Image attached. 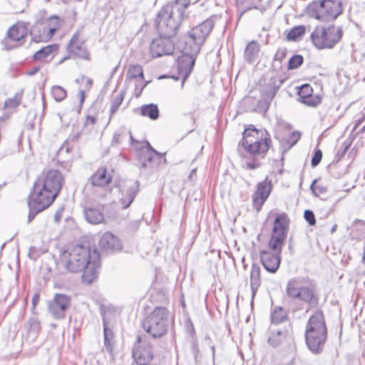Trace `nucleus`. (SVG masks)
I'll return each instance as SVG.
<instances>
[{
    "mask_svg": "<svg viewBox=\"0 0 365 365\" xmlns=\"http://www.w3.org/2000/svg\"><path fill=\"white\" fill-rule=\"evenodd\" d=\"M336 227H337L336 225H333V227L331 229V233H334L336 231Z\"/></svg>",
    "mask_w": 365,
    "mask_h": 365,
    "instance_id": "obj_58",
    "label": "nucleus"
},
{
    "mask_svg": "<svg viewBox=\"0 0 365 365\" xmlns=\"http://www.w3.org/2000/svg\"><path fill=\"white\" fill-rule=\"evenodd\" d=\"M327 340V329L322 311L317 310L307 324L305 341L308 349L315 354L322 352Z\"/></svg>",
    "mask_w": 365,
    "mask_h": 365,
    "instance_id": "obj_5",
    "label": "nucleus"
},
{
    "mask_svg": "<svg viewBox=\"0 0 365 365\" xmlns=\"http://www.w3.org/2000/svg\"><path fill=\"white\" fill-rule=\"evenodd\" d=\"M306 31V26L299 25L294 26L291 29L287 34V38L289 41H295L301 38Z\"/></svg>",
    "mask_w": 365,
    "mask_h": 365,
    "instance_id": "obj_37",
    "label": "nucleus"
},
{
    "mask_svg": "<svg viewBox=\"0 0 365 365\" xmlns=\"http://www.w3.org/2000/svg\"><path fill=\"white\" fill-rule=\"evenodd\" d=\"M79 95H80V103L81 105H82L84 102V100H85V93L83 91H80L79 92Z\"/></svg>",
    "mask_w": 365,
    "mask_h": 365,
    "instance_id": "obj_54",
    "label": "nucleus"
},
{
    "mask_svg": "<svg viewBox=\"0 0 365 365\" xmlns=\"http://www.w3.org/2000/svg\"><path fill=\"white\" fill-rule=\"evenodd\" d=\"M28 34V29L24 23H17L7 31V38L1 41L6 50L14 49L21 45L23 40Z\"/></svg>",
    "mask_w": 365,
    "mask_h": 365,
    "instance_id": "obj_14",
    "label": "nucleus"
},
{
    "mask_svg": "<svg viewBox=\"0 0 365 365\" xmlns=\"http://www.w3.org/2000/svg\"><path fill=\"white\" fill-rule=\"evenodd\" d=\"M286 294L292 299H299L310 307L318 304V297L314 287L303 286L301 278H292L287 284Z\"/></svg>",
    "mask_w": 365,
    "mask_h": 365,
    "instance_id": "obj_9",
    "label": "nucleus"
},
{
    "mask_svg": "<svg viewBox=\"0 0 365 365\" xmlns=\"http://www.w3.org/2000/svg\"><path fill=\"white\" fill-rule=\"evenodd\" d=\"M322 158V152L320 150H317L314 152V156L312 158V166L316 167L318 165Z\"/></svg>",
    "mask_w": 365,
    "mask_h": 365,
    "instance_id": "obj_48",
    "label": "nucleus"
},
{
    "mask_svg": "<svg viewBox=\"0 0 365 365\" xmlns=\"http://www.w3.org/2000/svg\"><path fill=\"white\" fill-rule=\"evenodd\" d=\"M362 261L365 264V244H364V255H363Z\"/></svg>",
    "mask_w": 365,
    "mask_h": 365,
    "instance_id": "obj_60",
    "label": "nucleus"
},
{
    "mask_svg": "<svg viewBox=\"0 0 365 365\" xmlns=\"http://www.w3.org/2000/svg\"><path fill=\"white\" fill-rule=\"evenodd\" d=\"M171 323L170 312L164 307H155L144 319L143 328L152 338L160 339L168 332Z\"/></svg>",
    "mask_w": 365,
    "mask_h": 365,
    "instance_id": "obj_6",
    "label": "nucleus"
},
{
    "mask_svg": "<svg viewBox=\"0 0 365 365\" xmlns=\"http://www.w3.org/2000/svg\"><path fill=\"white\" fill-rule=\"evenodd\" d=\"M81 31H76L67 45V52L73 56L90 61V53L83 40L80 38Z\"/></svg>",
    "mask_w": 365,
    "mask_h": 365,
    "instance_id": "obj_18",
    "label": "nucleus"
},
{
    "mask_svg": "<svg viewBox=\"0 0 365 365\" xmlns=\"http://www.w3.org/2000/svg\"><path fill=\"white\" fill-rule=\"evenodd\" d=\"M140 169L142 173H152L158 169L159 165L166 162L165 158L160 153L147 152L145 154L138 153Z\"/></svg>",
    "mask_w": 365,
    "mask_h": 365,
    "instance_id": "obj_17",
    "label": "nucleus"
},
{
    "mask_svg": "<svg viewBox=\"0 0 365 365\" xmlns=\"http://www.w3.org/2000/svg\"><path fill=\"white\" fill-rule=\"evenodd\" d=\"M304 219L309 223V225H314L316 223L315 216L312 211L307 210L304 212Z\"/></svg>",
    "mask_w": 365,
    "mask_h": 365,
    "instance_id": "obj_46",
    "label": "nucleus"
},
{
    "mask_svg": "<svg viewBox=\"0 0 365 365\" xmlns=\"http://www.w3.org/2000/svg\"><path fill=\"white\" fill-rule=\"evenodd\" d=\"M313 90L309 84H304L299 88L297 94L302 102L309 106H316L320 103V99L312 96Z\"/></svg>",
    "mask_w": 365,
    "mask_h": 365,
    "instance_id": "obj_27",
    "label": "nucleus"
},
{
    "mask_svg": "<svg viewBox=\"0 0 365 365\" xmlns=\"http://www.w3.org/2000/svg\"><path fill=\"white\" fill-rule=\"evenodd\" d=\"M133 357L138 365H149L153 358L152 347L149 343L138 335L133 348Z\"/></svg>",
    "mask_w": 365,
    "mask_h": 365,
    "instance_id": "obj_16",
    "label": "nucleus"
},
{
    "mask_svg": "<svg viewBox=\"0 0 365 365\" xmlns=\"http://www.w3.org/2000/svg\"><path fill=\"white\" fill-rule=\"evenodd\" d=\"M119 191L121 192V197H119V203L122 206V209H126L133 202L138 192L137 186L132 185L130 186L124 185L121 189L119 187Z\"/></svg>",
    "mask_w": 365,
    "mask_h": 365,
    "instance_id": "obj_26",
    "label": "nucleus"
},
{
    "mask_svg": "<svg viewBox=\"0 0 365 365\" xmlns=\"http://www.w3.org/2000/svg\"><path fill=\"white\" fill-rule=\"evenodd\" d=\"M317 182V180H314L311 186H310V189L312 190V192L316 195V196H319V195L321 194H323L324 192H326L327 191V189L326 187H323V186H321V185H315V183Z\"/></svg>",
    "mask_w": 365,
    "mask_h": 365,
    "instance_id": "obj_44",
    "label": "nucleus"
},
{
    "mask_svg": "<svg viewBox=\"0 0 365 365\" xmlns=\"http://www.w3.org/2000/svg\"><path fill=\"white\" fill-rule=\"evenodd\" d=\"M57 49L58 46L56 44L46 46L36 51L34 53L33 58L36 61L46 60L53 53H56L57 51Z\"/></svg>",
    "mask_w": 365,
    "mask_h": 365,
    "instance_id": "obj_33",
    "label": "nucleus"
},
{
    "mask_svg": "<svg viewBox=\"0 0 365 365\" xmlns=\"http://www.w3.org/2000/svg\"><path fill=\"white\" fill-rule=\"evenodd\" d=\"M130 139L133 140V135L130 134Z\"/></svg>",
    "mask_w": 365,
    "mask_h": 365,
    "instance_id": "obj_63",
    "label": "nucleus"
},
{
    "mask_svg": "<svg viewBox=\"0 0 365 365\" xmlns=\"http://www.w3.org/2000/svg\"><path fill=\"white\" fill-rule=\"evenodd\" d=\"M98 245L106 252L118 251L122 248L119 239L110 232H105L101 236Z\"/></svg>",
    "mask_w": 365,
    "mask_h": 365,
    "instance_id": "obj_24",
    "label": "nucleus"
},
{
    "mask_svg": "<svg viewBox=\"0 0 365 365\" xmlns=\"http://www.w3.org/2000/svg\"><path fill=\"white\" fill-rule=\"evenodd\" d=\"M343 30L341 26L334 24L317 26L311 33L310 38L313 45L318 49H331L341 39Z\"/></svg>",
    "mask_w": 365,
    "mask_h": 365,
    "instance_id": "obj_7",
    "label": "nucleus"
},
{
    "mask_svg": "<svg viewBox=\"0 0 365 365\" xmlns=\"http://www.w3.org/2000/svg\"><path fill=\"white\" fill-rule=\"evenodd\" d=\"M190 0H176L163 6L156 19L159 36L172 38L177 34Z\"/></svg>",
    "mask_w": 365,
    "mask_h": 365,
    "instance_id": "obj_3",
    "label": "nucleus"
},
{
    "mask_svg": "<svg viewBox=\"0 0 365 365\" xmlns=\"http://www.w3.org/2000/svg\"><path fill=\"white\" fill-rule=\"evenodd\" d=\"M290 334L289 327H285L275 328L272 326L269 328V336L268 343L273 347H277L281 344Z\"/></svg>",
    "mask_w": 365,
    "mask_h": 365,
    "instance_id": "obj_25",
    "label": "nucleus"
},
{
    "mask_svg": "<svg viewBox=\"0 0 365 365\" xmlns=\"http://www.w3.org/2000/svg\"><path fill=\"white\" fill-rule=\"evenodd\" d=\"M194 173H195V169H193L191 172V174H190V177L192 176V174H194Z\"/></svg>",
    "mask_w": 365,
    "mask_h": 365,
    "instance_id": "obj_62",
    "label": "nucleus"
},
{
    "mask_svg": "<svg viewBox=\"0 0 365 365\" xmlns=\"http://www.w3.org/2000/svg\"><path fill=\"white\" fill-rule=\"evenodd\" d=\"M97 119L95 116L91 115H87L86 121H85V125L86 126H93L96 123Z\"/></svg>",
    "mask_w": 365,
    "mask_h": 365,
    "instance_id": "obj_49",
    "label": "nucleus"
},
{
    "mask_svg": "<svg viewBox=\"0 0 365 365\" xmlns=\"http://www.w3.org/2000/svg\"><path fill=\"white\" fill-rule=\"evenodd\" d=\"M176 46L182 53V55L178 58V70L179 74L182 77V86H183L185 80L192 70L195 58L199 53H194L192 48L188 46L187 43H182L181 41H178Z\"/></svg>",
    "mask_w": 365,
    "mask_h": 365,
    "instance_id": "obj_12",
    "label": "nucleus"
},
{
    "mask_svg": "<svg viewBox=\"0 0 365 365\" xmlns=\"http://www.w3.org/2000/svg\"><path fill=\"white\" fill-rule=\"evenodd\" d=\"M147 152H153V153H158L157 150H155L149 143H147V145L145 148H143L140 149L138 152L139 154H145Z\"/></svg>",
    "mask_w": 365,
    "mask_h": 365,
    "instance_id": "obj_50",
    "label": "nucleus"
},
{
    "mask_svg": "<svg viewBox=\"0 0 365 365\" xmlns=\"http://www.w3.org/2000/svg\"><path fill=\"white\" fill-rule=\"evenodd\" d=\"M273 252L268 250H262L259 252L260 261L264 266V269L271 273H275L279 269L281 257L280 251L272 250Z\"/></svg>",
    "mask_w": 365,
    "mask_h": 365,
    "instance_id": "obj_20",
    "label": "nucleus"
},
{
    "mask_svg": "<svg viewBox=\"0 0 365 365\" xmlns=\"http://www.w3.org/2000/svg\"><path fill=\"white\" fill-rule=\"evenodd\" d=\"M115 203L112 202L102 206V209L106 212V215L108 217H113L115 215Z\"/></svg>",
    "mask_w": 365,
    "mask_h": 365,
    "instance_id": "obj_43",
    "label": "nucleus"
},
{
    "mask_svg": "<svg viewBox=\"0 0 365 365\" xmlns=\"http://www.w3.org/2000/svg\"><path fill=\"white\" fill-rule=\"evenodd\" d=\"M147 152H153V153H158L157 150H155L149 143H147V145L145 148H143L140 149L138 152L139 154H145Z\"/></svg>",
    "mask_w": 365,
    "mask_h": 365,
    "instance_id": "obj_51",
    "label": "nucleus"
},
{
    "mask_svg": "<svg viewBox=\"0 0 365 365\" xmlns=\"http://www.w3.org/2000/svg\"><path fill=\"white\" fill-rule=\"evenodd\" d=\"M259 50L260 46L257 41H252L249 42L244 52L245 60L249 63L254 62L258 56Z\"/></svg>",
    "mask_w": 365,
    "mask_h": 365,
    "instance_id": "obj_32",
    "label": "nucleus"
},
{
    "mask_svg": "<svg viewBox=\"0 0 365 365\" xmlns=\"http://www.w3.org/2000/svg\"><path fill=\"white\" fill-rule=\"evenodd\" d=\"M54 34L55 29L49 28L44 21L36 24L31 31L32 39L35 42L48 41Z\"/></svg>",
    "mask_w": 365,
    "mask_h": 365,
    "instance_id": "obj_23",
    "label": "nucleus"
},
{
    "mask_svg": "<svg viewBox=\"0 0 365 365\" xmlns=\"http://www.w3.org/2000/svg\"><path fill=\"white\" fill-rule=\"evenodd\" d=\"M103 335H104V347L106 348V351L110 354L113 352V332L112 329H109L107 327V323L103 319Z\"/></svg>",
    "mask_w": 365,
    "mask_h": 365,
    "instance_id": "obj_35",
    "label": "nucleus"
},
{
    "mask_svg": "<svg viewBox=\"0 0 365 365\" xmlns=\"http://www.w3.org/2000/svg\"><path fill=\"white\" fill-rule=\"evenodd\" d=\"M140 114L143 116H148L152 120H156L159 117L158 106L153 103L143 105L140 108Z\"/></svg>",
    "mask_w": 365,
    "mask_h": 365,
    "instance_id": "obj_36",
    "label": "nucleus"
},
{
    "mask_svg": "<svg viewBox=\"0 0 365 365\" xmlns=\"http://www.w3.org/2000/svg\"><path fill=\"white\" fill-rule=\"evenodd\" d=\"M37 71H38V68H36V70H34V71H31V72L29 73V74H30V75H34V74H35V73L37 72Z\"/></svg>",
    "mask_w": 365,
    "mask_h": 365,
    "instance_id": "obj_61",
    "label": "nucleus"
},
{
    "mask_svg": "<svg viewBox=\"0 0 365 365\" xmlns=\"http://www.w3.org/2000/svg\"><path fill=\"white\" fill-rule=\"evenodd\" d=\"M51 95L57 102H61L66 97V91L60 86H53L51 88Z\"/></svg>",
    "mask_w": 365,
    "mask_h": 365,
    "instance_id": "obj_39",
    "label": "nucleus"
},
{
    "mask_svg": "<svg viewBox=\"0 0 365 365\" xmlns=\"http://www.w3.org/2000/svg\"><path fill=\"white\" fill-rule=\"evenodd\" d=\"M272 188L271 180L266 178L262 182L257 185V190L252 195L254 207L259 210L262 205L268 198Z\"/></svg>",
    "mask_w": 365,
    "mask_h": 365,
    "instance_id": "obj_21",
    "label": "nucleus"
},
{
    "mask_svg": "<svg viewBox=\"0 0 365 365\" xmlns=\"http://www.w3.org/2000/svg\"><path fill=\"white\" fill-rule=\"evenodd\" d=\"M289 222L288 216L285 213L279 214L275 217L272 237L269 242V247L272 250H282L287 235Z\"/></svg>",
    "mask_w": 365,
    "mask_h": 365,
    "instance_id": "obj_11",
    "label": "nucleus"
},
{
    "mask_svg": "<svg viewBox=\"0 0 365 365\" xmlns=\"http://www.w3.org/2000/svg\"><path fill=\"white\" fill-rule=\"evenodd\" d=\"M364 117H362V118H359V120H357L354 125V130L356 129V128L358 126H359V125H361V123L364 121Z\"/></svg>",
    "mask_w": 365,
    "mask_h": 365,
    "instance_id": "obj_55",
    "label": "nucleus"
},
{
    "mask_svg": "<svg viewBox=\"0 0 365 365\" xmlns=\"http://www.w3.org/2000/svg\"><path fill=\"white\" fill-rule=\"evenodd\" d=\"M38 300H39V295L35 294L32 299L33 304L35 306V304L38 302Z\"/></svg>",
    "mask_w": 365,
    "mask_h": 365,
    "instance_id": "obj_56",
    "label": "nucleus"
},
{
    "mask_svg": "<svg viewBox=\"0 0 365 365\" xmlns=\"http://www.w3.org/2000/svg\"><path fill=\"white\" fill-rule=\"evenodd\" d=\"M284 57V53H282L280 56H279V53H277L275 57H274V61H277V59L281 60Z\"/></svg>",
    "mask_w": 365,
    "mask_h": 365,
    "instance_id": "obj_57",
    "label": "nucleus"
},
{
    "mask_svg": "<svg viewBox=\"0 0 365 365\" xmlns=\"http://www.w3.org/2000/svg\"><path fill=\"white\" fill-rule=\"evenodd\" d=\"M44 251L38 249L36 246H32L30 247L29 251V256L30 258L33 259H36L37 257H38L42 253H43Z\"/></svg>",
    "mask_w": 365,
    "mask_h": 365,
    "instance_id": "obj_47",
    "label": "nucleus"
},
{
    "mask_svg": "<svg viewBox=\"0 0 365 365\" xmlns=\"http://www.w3.org/2000/svg\"><path fill=\"white\" fill-rule=\"evenodd\" d=\"M365 132V125L359 130V133H363Z\"/></svg>",
    "mask_w": 365,
    "mask_h": 365,
    "instance_id": "obj_59",
    "label": "nucleus"
},
{
    "mask_svg": "<svg viewBox=\"0 0 365 365\" xmlns=\"http://www.w3.org/2000/svg\"><path fill=\"white\" fill-rule=\"evenodd\" d=\"M250 126L252 128L245 130L242 140L239 143V145H242L247 155L252 158L249 160L248 156L240 153L245 159L244 167L254 170L260 166L259 159L264 158L272 144V140L266 130H257L253 125Z\"/></svg>",
    "mask_w": 365,
    "mask_h": 365,
    "instance_id": "obj_2",
    "label": "nucleus"
},
{
    "mask_svg": "<svg viewBox=\"0 0 365 365\" xmlns=\"http://www.w3.org/2000/svg\"><path fill=\"white\" fill-rule=\"evenodd\" d=\"M260 267L253 263L250 271V288L252 291V299L255 298L258 289L261 285Z\"/></svg>",
    "mask_w": 365,
    "mask_h": 365,
    "instance_id": "obj_31",
    "label": "nucleus"
},
{
    "mask_svg": "<svg viewBox=\"0 0 365 365\" xmlns=\"http://www.w3.org/2000/svg\"><path fill=\"white\" fill-rule=\"evenodd\" d=\"M111 180L112 177L106 168H101L90 178L89 181L93 186L102 187L108 185Z\"/></svg>",
    "mask_w": 365,
    "mask_h": 365,
    "instance_id": "obj_28",
    "label": "nucleus"
},
{
    "mask_svg": "<svg viewBox=\"0 0 365 365\" xmlns=\"http://www.w3.org/2000/svg\"><path fill=\"white\" fill-rule=\"evenodd\" d=\"M287 320V313L283 308L282 307H274L271 314V326L274 327V325L279 324Z\"/></svg>",
    "mask_w": 365,
    "mask_h": 365,
    "instance_id": "obj_34",
    "label": "nucleus"
},
{
    "mask_svg": "<svg viewBox=\"0 0 365 365\" xmlns=\"http://www.w3.org/2000/svg\"><path fill=\"white\" fill-rule=\"evenodd\" d=\"M44 22L49 28H54L55 32L60 26L59 19L57 16H52L49 19L44 21Z\"/></svg>",
    "mask_w": 365,
    "mask_h": 365,
    "instance_id": "obj_45",
    "label": "nucleus"
},
{
    "mask_svg": "<svg viewBox=\"0 0 365 365\" xmlns=\"http://www.w3.org/2000/svg\"><path fill=\"white\" fill-rule=\"evenodd\" d=\"M123 100V93L116 94L112 100L110 105V115H113L119 108Z\"/></svg>",
    "mask_w": 365,
    "mask_h": 365,
    "instance_id": "obj_40",
    "label": "nucleus"
},
{
    "mask_svg": "<svg viewBox=\"0 0 365 365\" xmlns=\"http://www.w3.org/2000/svg\"><path fill=\"white\" fill-rule=\"evenodd\" d=\"M61 262L70 272H79L83 270V282L90 284L98 275L99 255L96 250L93 253L89 246L78 244L68 245L62 250Z\"/></svg>",
    "mask_w": 365,
    "mask_h": 365,
    "instance_id": "obj_1",
    "label": "nucleus"
},
{
    "mask_svg": "<svg viewBox=\"0 0 365 365\" xmlns=\"http://www.w3.org/2000/svg\"><path fill=\"white\" fill-rule=\"evenodd\" d=\"M86 221L93 225L102 223L105 220V216L98 207H88L83 210Z\"/></svg>",
    "mask_w": 365,
    "mask_h": 365,
    "instance_id": "obj_30",
    "label": "nucleus"
},
{
    "mask_svg": "<svg viewBox=\"0 0 365 365\" xmlns=\"http://www.w3.org/2000/svg\"><path fill=\"white\" fill-rule=\"evenodd\" d=\"M303 61H304V58L301 55H294L289 60L288 69L292 70V69H295V68H298L303 63Z\"/></svg>",
    "mask_w": 365,
    "mask_h": 365,
    "instance_id": "obj_41",
    "label": "nucleus"
},
{
    "mask_svg": "<svg viewBox=\"0 0 365 365\" xmlns=\"http://www.w3.org/2000/svg\"><path fill=\"white\" fill-rule=\"evenodd\" d=\"M214 25L215 19L212 16L192 28L184 39L180 41L182 43H187L188 46L192 48L194 53H199Z\"/></svg>",
    "mask_w": 365,
    "mask_h": 365,
    "instance_id": "obj_10",
    "label": "nucleus"
},
{
    "mask_svg": "<svg viewBox=\"0 0 365 365\" xmlns=\"http://www.w3.org/2000/svg\"><path fill=\"white\" fill-rule=\"evenodd\" d=\"M343 12L341 0H319L310 3L307 14L321 21L335 20Z\"/></svg>",
    "mask_w": 365,
    "mask_h": 365,
    "instance_id": "obj_8",
    "label": "nucleus"
},
{
    "mask_svg": "<svg viewBox=\"0 0 365 365\" xmlns=\"http://www.w3.org/2000/svg\"><path fill=\"white\" fill-rule=\"evenodd\" d=\"M205 342L207 345L210 346V347L212 350V358L214 359L215 354V345L212 343L210 337L208 336H206L205 338Z\"/></svg>",
    "mask_w": 365,
    "mask_h": 365,
    "instance_id": "obj_52",
    "label": "nucleus"
},
{
    "mask_svg": "<svg viewBox=\"0 0 365 365\" xmlns=\"http://www.w3.org/2000/svg\"><path fill=\"white\" fill-rule=\"evenodd\" d=\"M300 137L301 134L299 132L295 131L292 133L285 140V146H287L288 149L291 148L298 142Z\"/></svg>",
    "mask_w": 365,
    "mask_h": 365,
    "instance_id": "obj_42",
    "label": "nucleus"
},
{
    "mask_svg": "<svg viewBox=\"0 0 365 365\" xmlns=\"http://www.w3.org/2000/svg\"><path fill=\"white\" fill-rule=\"evenodd\" d=\"M134 81L135 85V95L139 96L145 84H143V70L140 65H131L126 73V81Z\"/></svg>",
    "mask_w": 365,
    "mask_h": 365,
    "instance_id": "obj_22",
    "label": "nucleus"
},
{
    "mask_svg": "<svg viewBox=\"0 0 365 365\" xmlns=\"http://www.w3.org/2000/svg\"><path fill=\"white\" fill-rule=\"evenodd\" d=\"M63 181V176L58 170H50L36 180L30 195L50 205L58 196Z\"/></svg>",
    "mask_w": 365,
    "mask_h": 365,
    "instance_id": "obj_4",
    "label": "nucleus"
},
{
    "mask_svg": "<svg viewBox=\"0 0 365 365\" xmlns=\"http://www.w3.org/2000/svg\"><path fill=\"white\" fill-rule=\"evenodd\" d=\"M71 306V297L65 294H55L48 302V313L56 320L63 319Z\"/></svg>",
    "mask_w": 365,
    "mask_h": 365,
    "instance_id": "obj_13",
    "label": "nucleus"
},
{
    "mask_svg": "<svg viewBox=\"0 0 365 365\" xmlns=\"http://www.w3.org/2000/svg\"><path fill=\"white\" fill-rule=\"evenodd\" d=\"M62 212H63V210H60L56 212L54 217H55V220L56 222H58L61 220V216H62Z\"/></svg>",
    "mask_w": 365,
    "mask_h": 365,
    "instance_id": "obj_53",
    "label": "nucleus"
},
{
    "mask_svg": "<svg viewBox=\"0 0 365 365\" xmlns=\"http://www.w3.org/2000/svg\"><path fill=\"white\" fill-rule=\"evenodd\" d=\"M283 80L277 75L272 76L268 83L262 89L261 98L259 104L262 106V110L266 111L270 106V103L274 98L277 91L281 87Z\"/></svg>",
    "mask_w": 365,
    "mask_h": 365,
    "instance_id": "obj_15",
    "label": "nucleus"
},
{
    "mask_svg": "<svg viewBox=\"0 0 365 365\" xmlns=\"http://www.w3.org/2000/svg\"><path fill=\"white\" fill-rule=\"evenodd\" d=\"M150 49L153 57L157 58L164 55H171L175 46L170 38L160 36L152 41Z\"/></svg>",
    "mask_w": 365,
    "mask_h": 365,
    "instance_id": "obj_19",
    "label": "nucleus"
},
{
    "mask_svg": "<svg viewBox=\"0 0 365 365\" xmlns=\"http://www.w3.org/2000/svg\"><path fill=\"white\" fill-rule=\"evenodd\" d=\"M22 98L21 93H16L13 98H8L4 102V108L8 109H14L17 108L21 102Z\"/></svg>",
    "mask_w": 365,
    "mask_h": 365,
    "instance_id": "obj_38",
    "label": "nucleus"
},
{
    "mask_svg": "<svg viewBox=\"0 0 365 365\" xmlns=\"http://www.w3.org/2000/svg\"><path fill=\"white\" fill-rule=\"evenodd\" d=\"M28 205L29 208L28 222H31L38 213L42 212L49 206V205L46 202L39 199H36V197L31 195H29Z\"/></svg>",
    "mask_w": 365,
    "mask_h": 365,
    "instance_id": "obj_29",
    "label": "nucleus"
}]
</instances>
